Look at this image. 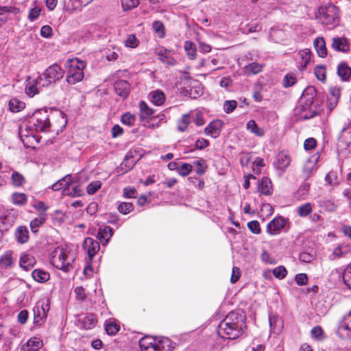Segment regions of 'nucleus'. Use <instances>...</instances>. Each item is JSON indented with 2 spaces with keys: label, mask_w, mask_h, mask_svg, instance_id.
Listing matches in <instances>:
<instances>
[{
  "label": "nucleus",
  "mask_w": 351,
  "mask_h": 351,
  "mask_svg": "<svg viewBox=\"0 0 351 351\" xmlns=\"http://www.w3.org/2000/svg\"><path fill=\"white\" fill-rule=\"evenodd\" d=\"M141 351H172L173 343L167 337L154 338L146 336L139 341Z\"/></svg>",
  "instance_id": "nucleus-6"
},
{
  "label": "nucleus",
  "mask_w": 351,
  "mask_h": 351,
  "mask_svg": "<svg viewBox=\"0 0 351 351\" xmlns=\"http://www.w3.org/2000/svg\"><path fill=\"white\" fill-rule=\"evenodd\" d=\"M74 261L73 254L66 247L59 246L51 254V264L66 273L71 270Z\"/></svg>",
  "instance_id": "nucleus-3"
},
{
  "label": "nucleus",
  "mask_w": 351,
  "mask_h": 351,
  "mask_svg": "<svg viewBox=\"0 0 351 351\" xmlns=\"http://www.w3.org/2000/svg\"><path fill=\"white\" fill-rule=\"evenodd\" d=\"M134 154H136V152H129L125 155L124 160L117 168V173L120 174L125 173L134 167L137 160L134 158Z\"/></svg>",
  "instance_id": "nucleus-14"
},
{
  "label": "nucleus",
  "mask_w": 351,
  "mask_h": 351,
  "mask_svg": "<svg viewBox=\"0 0 351 351\" xmlns=\"http://www.w3.org/2000/svg\"><path fill=\"white\" fill-rule=\"evenodd\" d=\"M291 160V157L287 152H280L276 156L275 166L278 169L285 171L289 166Z\"/></svg>",
  "instance_id": "nucleus-20"
},
{
  "label": "nucleus",
  "mask_w": 351,
  "mask_h": 351,
  "mask_svg": "<svg viewBox=\"0 0 351 351\" xmlns=\"http://www.w3.org/2000/svg\"><path fill=\"white\" fill-rule=\"evenodd\" d=\"M82 326L86 330L93 328L97 324V319L95 315L92 314L86 315L80 319Z\"/></svg>",
  "instance_id": "nucleus-38"
},
{
  "label": "nucleus",
  "mask_w": 351,
  "mask_h": 351,
  "mask_svg": "<svg viewBox=\"0 0 351 351\" xmlns=\"http://www.w3.org/2000/svg\"><path fill=\"white\" fill-rule=\"evenodd\" d=\"M149 101L155 106H162L166 99V96L164 92L161 90L157 89L153 90L149 94Z\"/></svg>",
  "instance_id": "nucleus-26"
},
{
  "label": "nucleus",
  "mask_w": 351,
  "mask_h": 351,
  "mask_svg": "<svg viewBox=\"0 0 351 351\" xmlns=\"http://www.w3.org/2000/svg\"><path fill=\"white\" fill-rule=\"evenodd\" d=\"M339 143L351 152V126L344 128L339 135Z\"/></svg>",
  "instance_id": "nucleus-19"
},
{
  "label": "nucleus",
  "mask_w": 351,
  "mask_h": 351,
  "mask_svg": "<svg viewBox=\"0 0 351 351\" xmlns=\"http://www.w3.org/2000/svg\"><path fill=\"white\" fill-rule=\"evenodd\" d=\"M287 219L279 216L274 218L267 226V232L270 235H276L285 226Z\"/></svg>",
  "instance_id": "nucleus-13"
},
{
  "label": "nucleus",
  "mask_w": 351,
  "mask_h": 351,
  "mask_svg": "<svg viewBox=\"0 0 351 351\" xmlns=\"http://www.w3.org/2000/svg\"><path fill=\"white\" fill-rule=\"evenodd\" d=\"M319 156L313 155L306 160L303 167V174L305 179L310 178L313 172L316 169Z\"/></svg>",
  "instance_id": "nucleus-17"
},
{
  "label": "nucleus",
  "mask_w": 351,
  "mask_h": 351,
  "mask_svg": "<svg viewBox=\"0 0 351 351\" xmlns=\"http://www.w3.org/2000/svg\"><path fill=\"white\" fill-rule=\"evenodd\" d=\"M315 96V88L313 87H308L303 92L300 97L295 110L296 113H300L303 119H308L316 115L317 112L312 108Z\"/></svg>",
  "instance_id": "nucleus-5"
},
{
  "label": "nucleus",
  "mask_w": 351,
  "mask_h": 351,
  "mask_svg": "<svg viewBox=\"0 0 351 351\" xmlns=\"http://www.w3.org/2000/svg\"><path fill=\"white\" fill-rule=\"evenodd\" d=\"M258 191L261 194L269 195L272 191V184L269 178L263 177L258 186Z\"/></svg>",
  "instance_id": "nucleus-31"
},
{
  "label": "nucleus",
  "mask_w": 351,
  "mask_h": 351,
  "mask_svg": "<svg viewBox=\"0 0 351 351\" xmlns=\"http://www.w3.org/2000/svg\"><path fill=\"white\" fill-rule=\"evenodd\" d=\"M16 240L19 243H25L29 240V230L26 226H19L14 233Z\"/></svg>",
  "instance_id": "nucleus-30"
},
{
  "label": "nucleus",
  "mask_w": 351,
  "mask_h": 351,
  "mask_svg": "<svg viewBox=\"0 0 351 351\" xmlns=\"http://www.w3.org/2000/svg\"><path fill=\"white\" fill-rule=\"evenodd\" d=\"M311 51L308 49L300 50L296 55L295 59L300 71L305 69L311 61Z\"/></svg>",
  "instance_id": "nucleus-15"
},
{
  "label": "nucleus",
  "mask_w": 351,
  "mask_h": 351,
  "mask_svg": "<svg viewBox=\"0 0 351 351\" xmlns=\"http://www.w3.org/2000/svg\"><path fill=\"white\" fill-rule=\"evenodd\" d=\"M269 323L271 331L276 334L280 332L282 328V323L278 317L270 315L269 316Z\"/></svg>",
  "instance_id": "nucleus-36"
},
{
  "label": "nucleus",
  "mask_w": 351,
  "mask_h": 351,
  "mask_svg": "<svg viewBox=\"0 0 351 351\" xmlns=\"http://www.w3.org/2000/svg\"><path fill=\"white\" fill-rule=\"evenodd\" d=\"M316 19L329 29H334L340 23L339 8L333 4L322 5L318 9Z\"/></svg>",
  "instance_id": "nucleus-4"
},
{
  "label": "nucleus",
  "mask_w": 351,
  "mask_h": 351,
  "mask_svg": "<svg viewBox=\"0 0 351 351\" xmlns=\"http://www.w3.org/2000/svg\"><path fill=\"white\" fill-rule=\"evenodd\" d=\"M12 202L17 206H23L27 203V197L23 193H14L11 196Z\"/></svg>",
  "instance_id": "nucleus-45"
},
{
  "label": "nucleus",
  "mask_w": 351,
  "mask_h": 351,
  "mask_svg": "<svg viewBox=\"0 0 351 351\" xmlns=\"http://www.w3.org/2000/svg\"><path fill=\"white\" fill-rule=\"evenodd\" d=\"M184 48L188 58L190 60H194L197 56V48L195 45L191 41L186 40L184 42Z\"/></svg>",
  "instance_id": "nucleus-40"
},
{
  "label": "nucleus",
  "mask_w": 351,
  "mask_h": 351,
  "mask_svg": "<svg viewBox=\"0 0 351 351\" xmlns=\"http://www.w3.org/2000/svg\"><path fill=\"white\" fill-rule=\"evenodd\" d=\"M133 204L129 202H122L118 207L119 211L123 214L127 215L133 210Z\"/></svg>",
  "instance_id": "nucleus-64"
},
{
  "label": "nucleus",
  "mask_w": 351,
  "mask_h": 351,
  "mask_svg": "<svg viewBox=\"0 0 351 351\" xmlns=\"http://www.w3.org/2000/svg\"><path fill=\"white\" fill-rule=\"evenodd\" d=\"M13 260L10 252H5L0 257V265L3 267H9L12 265Z\"/></svg>",
  "instance_id": "nucleus-50"
},
{
  "label": "nucleus",
  "mask_w": 351,
  "mask_h": 351,
  "mask_svg": "<svg viewBox=\"0 0 351 351\" xmlns=\"http://www.w3.org/2000/svg\"><path fill=\"white\" fill-rule=\"evenodd\" d=\"M312 210H313L312 205L311 203H308V202L298 206L296 208L297 214L300 217H307L309 214H311L312 213Z\"/></svg>",
  "instance_id": "nucleus-44"
},
{
  "label": "nucleus",
  "mask_w": 351,
  "mask_h": 351,
  "mask_svg": "<svg viewBox=\"0 0 351 351\" xmlns=\"http://www.w3.org/2000/svg\"><path fill=\"white\" fill-rule=\"evenodd\" d=\"M341 95V89L337 86H331L329 88V95L328 98L335 101H339Z\"/></svg>",
  "instance_id": "nucleus-63"
},
{
  "label": "nucleus",
  "mask_w": 351,
  "mask_h": 351,
  "mask_svg": "<svg viewBox=\"0 0 351 351\" xmlns=\"http://www.w3.org/2000/svg\"><path fill=\"white\" fill-rule=\"evenodd\" d=\"M139 44V41L134 34H130L125 40V46L130 48H136Z\"/></svg>",
  "instance_id": "nucleus-58"
},
{
  "label": "nucleus",
  "mask_w": 351,
  "mask_h": 351,
  "mask_svg": "<svg viewBox=\"0 0 351 351\" xmlns=\"http://www.w3.org/2000/svg\"><path fill=\"white\" fill-rule=\"evenodd\" d=\"M114 88L116 93L122 98L125 99L128 96L130 86L127 81L123 80L116 81Z\"/></svg>",
  "instance_id": "nucleus-21"
},
{
  "label": "nucleus",
  "mask_w": 351,
  "mask_h": 351,
  "mask_svg": "<svg viewBox=\"0 0 351 351\" xmlns=\"http://www.w3.org/2000/svg\"><path fill=\"white\" fill-rule=\"evenodd\" d=\"M64 75V70L58 64H53L39 75L41 77V85L47 87L61 80Z\"/></svg>",
  "instance_id": "nucleus-8"
},
{
  "label": "nucleus",
  "mask_w": 351,
  "mask_h": 351,
  "mask_svg": "<svg viewBox=\"0 0 351 351\" xmlns=\"http://www.w3.org/2000/svg\"><path fill=\"white\" fill-rule=\"evenodd\" d=\"M152 29L160 38H163L165 36V27L163 23L160 21H154L152 23Z\"/></svg>",
  "instance_id": "nucleus-46"
},
{
  "label": "nucleus",
  "mask_w": 351,
  "mask_h": 351,
  "mask_svg": "<svg viewBox=\"0 0 351 351\" xmlns=\"http://www.w3.org/2000/svg\"><path fill=\"white\" fill-rule=\"evenodd\" d=\"M174 52L172 50H169L165 48L160 49L158 51L159 59L163 62L169 65H175L176 60L173 57Z\"/></svg>",
  "instance_id": "nucleus-23"
},
{
  "label": "nucleus",
  "mask_w": 351,
  "mask_h": 351,
  "mask_svg": "<svg viewBox=\"0 0 351 351\" xmlns=\"http://www.w3.org/2000/svg\"><path fill=\"white\" fill-rule=\"evenodd\" d=\"M121 4L124 10H129L137 7L139 0H121Z\"/></svg>",
  "instance_id": "nucleus-61"
},
{
  "label": "nucleus",
  "mask_w": 351,
  "mask_h": 351,
  "mask_svg": "<svg viewBox=\"0 0 351 351\" xmlns=\"http://www.w3.org/2000/svg\"><path fill=\"white\" fill-rule=\"evenodd\" d=\"M332 47L335 51L346 52L349 49L348 43L346 38L336 37L332 38Z\"/></svg>",
  "instance_id": "nucleus-29"
},
{
  "label": "nucleus",
  "mask_w": 351,
  "mask_h": 351,
  "mask_svg": "<svg viewBox=\"0 0 351 351\" xmlns=\"http://www.w3.org/2000/svg\"><path fill=\"white\" fill-rule=\"evenodd\" d=\"M313 45L319 57L324 58L327 56V49L324 38H316L313 42Z\"/></svg>",
  "instance_id": "nucleus-32"
},
{
  "label": "nucleus",
  "mask_w": 351,
  "mask_h": 351,
  "mask_svg": "<svg viewBox=\"0 0 351 351\" xmlns=\"http://www.w3.org/2000/svg\"><path fill=\"white\" fill-rule=\"evenodd\" d=\"M63 195L71 197H80L82 195V191L77 185L73 184V181L71 184L64 189L62 191Z\"/></svg>",
  "instance_id": "nucleus-35"
},
{
  "label": "nucleus",
  "mask_w": 351,
  "mask_h": 351,
  "mask_svg": "<svg viewBox=\"0 0 351 351\" xmlns=\"http://www.w3.org/2000/svg\"><path fill=\"white\" fill-rule=\"evenodd\" d=\"M274 276L278 279H283L287 274V271L284 266H279L272 270Z\"/></svg>",
  "instance_id": "nucleus-60"
},
{
  "label": "nucleus",
  "mask_w": 351,
  "mask_h": 351,
  "mask_svg": "<svg viewBox=\"0 0 351 351\" xmlns=\"http://www.w3.org/2000/svg\"><path fill=\"white\" fill-rule=\"evenodd\" d=\"M101 186V182L99 180H96L90 182L86 189V191L89 195L95 193Z\"/></svg>",
  "instance_id": "nucleus-59"
},
{
  "label": "nucleus",
  "mask_w": 351,
  "mask_h": 351,
  "mask_svg": "<svg viewBox=\"0 0 351 351\" xmlns=\"http://www.w3.org/2000/svg\"><path fill=\"white\" fill-rule=\"evenodd\" d=\"M50 121L47 109L38 110L32 114L25 125V129L20 128L21 136H34L36 132H47L50 130Z\"/></svg>",
  "instance_id": "nucleus-1"
},
{
  "label": "nucleus",
  "mask_w": 351,
  "mask_h": 351,
  "mask_svg": "<svg viewBox=\"0 0 351 351\" xmlns=\"http://www.w3.org/2000/svg\"><path fill=\"white\" fill-rule=\"evenodd\" d=\"M181 93L185 96H189L192 99H196L200 97L203 93V88L199 82L190 79L188 81L187 86L184 87Z\"/></svg>",
  "instance_id": "nucleus-10"
},
{
  "label": "nucleus",
  "mask_w": 351,
  "mask_h": 351,
  "mask_svg": "<svg viewBox=\"0 0 351 351\" xmlns=\"http://www.w3.org/2000/svg\"><path fill=\"white\" fill-rule=\"evenodd\" d=\"M43 346V341L38 337L30 338L25 344L23 345L21 351H38Z\"/></svg>",
  "instance_id": "nucleus-22"
},
{
  "label": "nucleus",
  "mask_w": 351,
  "mask_h": 351,
  "mask_svg": "<svg viewBox=\"0 0 351 351\" xmlns=\"http://www.w3.org/2000/svg\"><path fill=\"white\" fill-rule=\"evenodd\" d=\"M17 216V212L14 209L6 210L0 217V230H7L14 223Z\"/></svg>",
  "instance_id": "nucleus-12"
},
{
  "label": "nucleus",
  "mask_w": 351,
  "mask_h": 351,
  "mask_svg": "<svg viewBox=\"0 0 351 351\" xmlns=\"http://www.w3.org/2000/svg\"><path fill=\"white\" fill-rule=\"evenodd\" d=\"M296 82V77L293 73L287 74L282 80V85L285 88L291 87Z\"/></svg>",
  "instance_id": "nucleus-53"
},
{
  "label": "nucleus",
  "mask_w": 351,
  "mask_h": 351,
  "mask_svg": "<svg viewBox=\"0 0 351 351\" xmlns=\"http://www.w3.org/2000/svg\"><path fill=\"white\" fill-rule=\"evenodd\" d=\"M36 263L35 258L28 253H23L20 256L19 265L25 271L32 269Z\"/></svg>",
  "instance_id": "nucleus-25"
},
{
  "label": "nucleus",
  "mask_w": 351,
  "mask_h": 351,
  "mask_svg": "<svg viewBox=\"0 0 351 351\" xmlns=\"http://www.w3.org/2000/svg\"><path fill=\"white\" fill-rule=\"evenodd\" d=\"M49 310V299H42L38 301L34 307V322L37 326H41L46 320Z\"/></svg>",
  "instance_id": "nucleus-9"
},
{
  "label": "nucleus",
  "mask_w": 351,
  "mask_h": 351,
  "mask_svg": "<svg viewBox=\"0 0 351 351\" xmlns=\"http://www.w3.org/2000/svg\"><path fill=\"white\" fill-rule=\"evenodd\" d=\"M86 62L77 58L71 59L67 62L66 82L70 84H75L81 82L84 78V69Z\"/></svg>",
  "instance_id": "nucleus-7"
},
{
  "label": "nucleus",
  "mask_w": 351,
  "mask_h": 351,
  "mask_svg": "<svg viewBox=\"0 0 351 351\" xmlns=\"http://www.w3.org/2000/svg\"><path fill=\"white\" fill-rule=\"evenodd\" d=\"M25 107V104L21 100L13 98L9 101V109L12 112H19L23 110Z\"/></svg>",
  "instance_id": "nucleus-42"
},
{
  "label": "nucleus",
  "mask_w": 351,
  "mask_h": 351,
  "mask_svg": "<svg viewBox=\"0 0 351 351\" xmlns=\"http://www.w3.org/2000/svg\"><path fill=\"white\" fill-rule=\"evenodd\" d=\"M112 236V229L108 226H100L97 232V238L101 243L106 245Z\"/></svg>",
  "instance_id": "nucleus-27"
},
{
  "label": "nucleus",
  "mask_w": 351,
  "mask_h": 351,
  "mask_svg": "<svg viewBox=\"0 0 351 351\" xmlns=\"http://www.w3.org/2000/svg\"><path fill=\"white\" fill-rule=\"evenodd\" d=\"M247 130L257 136H263L265 134L264 130L258 126L254 120H250L247 123Z\"/></svg>",
  "instance_id": "nucleus-43"
},
{
  "label": "nucleus",
  "mask_w": 351,
  "mask_h": 351,
  "mask_svg": "<svg viewBox=\"0 0 351 351\" xmlns=\"http://www.w3.org/2000/svg\"><path fill=\"white\" fill-rule=\"evenodd\" d=\"M40 12L41 8L38 5H35L34 8H31L27 17L29 21L31 22L36 21L40 15Z\"/></svg>",
  "instance_id": "nucleus-54"
},
{
  "label": "nucleus",
  "mask_w": 351,
  "mask_h": 351,
  "mask_svg": "<svg viewBox=\"0 0 351 351\" xmlns=\"http://www.w3.org/2000/svg\"><path fill=\"white\" fill-rule=\"evenodd\" d=\"M12 182L14 186H20L24 183L25 178L23 175L19 172L14 171L12 174Z\"/></svg>",
  "instance_id": "nucleus-57"
},
{
  "label": "nucleus",
  "mask_w": 351,
  "mask_h": 351,
  "mask_svg": "<svg viewBox=\"0 0 351 351\" xmlns=\"http://www.w3.org/2000/svg\"><path fill=\"white\" fill-rule=\"evenodd\" d=\"M222 121L219 119L211 121L204 129V133L212 138H217L221 133Z\"/></svg>",
  "instance_id": "nucleus-18"
},
{
  "label": "nucleus",
  "mask_w": 351,
  "mask_h": 351,
  "mask_svg": "<svg viewBox=\"0 0 351 351\" xmlns=\"http://www.w3.org/2000/svg\"><path fill=\"white\" fill-rule=\"evenodd\" d=\"M45 214L42 215L39 218H35L30 221V228L32 232L36 233L38 228L43 224L45 221Z\"/></svg>",
  "instance_id": "nucleus-48"
},
{
  "label": "nucleus",
  "mask_w": 351,
  "mask_h": 351,
  "mask_svg": "<svg viewBox=\"0 0 351 351\" xmlns=\"http://www.w3.org/2000/svg\"><path fill=\"white\" fill-rule=\"evenodd\" d=\"M139 109H140V117L141 119H149L152 117L154 114V110L149 108L147 104L144 101H141L139 103Z\"/></svg>",
  "instance_id": "nucleus-39"
},
{
  "label": "nucleus",
  "mask_w": 351,
  "mask_h": 351,
  "mask_svg": "<svg viewBox=\"0 0 351 351\" xmlns=\"http://www.w3.org/2000/svg\"><path fill=\"white\" fill-rule=\"evenodd\" d=\"M262 68L263 67H262L261 64H260L258 63H256V62H252V63L247 64L245 66V72L247 74L255 75V74H257L259 72H261L262 70Z\"/></svg>",
  "instance_id": "nucleus-51"
},
{
  "label": "nucleus",
  "mask_w": 351,
  "mask_h": 351,
  "mask_svg": "<svg viewBox=\"0 0 351 351\" xmlns=\"http://www.w3.org/2000/svg\"><path fill=\"white\" fill-rule=\"evenodd\" d=\"M345 285L351 289V263L346 267L343 276Z\"/></svg>",
  "instance_id": "nucleus-56"
},
{
  "label": "nucleus",
  "mask_w": 351,
  "mask_h": 351,
  "mask_svg": "<svg viewBox=\"0 0 351 351\" xmlns=\"http://www.w3.org/2000/svg\"><path fill=\"white\" fill-rule=\"evenodd\" d=\"M72 182V177L71 175H66L64 178L60 179L56 182L51 186V189L54 191H60V189L64 190L68 184H71Z\"/></svg>",
  "instance_id": "nucleus-34"
},
{
  "label": "nucleus",
  "mask_w": 351,
  "mask_h": 351,
  "mask_svg": "<svg viewBox=\"0 0 351 351\" xmlns=\"http://www.w3.org/2000/svg\"><path fill=\"white\" fill-rule=\"evenodd\" d=\"M41 77L38 76L35 79L28 77L26 80L25 93L30 97H34L40 92L41 88L46 87L45 85H41Z\"/></svg>",
  "instance_id": "nucleus-11"
},
{
  "label": "nucleus",
  "mask_w": 351,
  "mask_h": 351,
  "mask_svg": "<svg viewBox=\"0 0 351 351\" xmlns=\"http://www.w3.org/2000/svg\"><path fill=\"white\" fill-rule=\"evenodd\" d=\"M237 106V102L235 100H227L223 103V110L227 114L231 113Z\"/></svg>",
  "instance_id": "nucleus-62"
},
{
  "label": "nucleus",
  "mask_w": 351,
  "mask_h": 351,
  "mask_svg": "<svg viewBox=\"0 0 351 351\" xmlns=\"http://www.w3.org/2000/svg\"><path fill=\"white\" fill-rule=\"evenodd\" d=\"M340 328L347 331V335L351 337V311L344 317L341 323Z\"/></svg>",
  "instance_id": "nucleus-49"
},
{
  "label": "nucleus",
  "mask_w": 351,
  "mask_h": 351,
  "mask_svg": "<svg viewBox=\"0 0 351 351\" xmlns=\"http://www.w3.org/2000/svg\"><path fill=\"white\" fill-rule=\"evenodd\" d=\"M136 121V117L134 114H132L130 112L124 113L121 118V121L123 124L132 126Z\"/></svg>",
  "instance_id": "nucleus-52"
},
{
  "label": "nucleus",
  "mask_w": 351,
  "mask_h": 351,
  "mask_svg": "<svg viewBox=\"0 0 351 351\" xmlns=\"http://www.w3.org/2000/svg\"><path fill=\"white\" fill-rule=\"evenodd\" d=\"M337 74L343 81L351 80V68L344 62L338 64Z\"/></svg>",
  "instance_id": "nucleus-28"
},
{
  "label": "nucleus",
  "mask_w": 351,
  "mask_h": 351,
  "mask_svg": "<svg viewBox=\"0 0 351 351\" xmlns=\"http://www.w3.org/2000/svg\"><path fill=\"white\" fill-rule=\"evenodd\" d=\"M32 278L38 282H45L50 278V274L40 269H34L32 273Z\"/></svg>",
  "instance_id": "nucleus-37"
},
{
  "label": "nucleus",
  "mask_w": 351,
  "mask_h": 351,
  "mask_svg": "<svg viewBox=\"0 0 351 351\" xmlns=\"http://www.w3.org/2000/svg\"><path fill=\"white\" fill-rule=\"evenodd\" d=\"M193 166L195 167V172L199 175L204 174L207 169L206 161L203 158L195 160L193 162Z\"/></svg>",
  "instance_id": "nucleus-47"
},
{
  "label": "nucleus",
  "mask_w": 351,
  "mask_h": 351,
  "mask_svg": "<svg viewBox=\"0 0 351 351\" xmlns=\"http://www.w3.org/2000/svg\"><path fill=\"white\" fill-rule=\"evenodd\" d=\"M105 329L108 335H114L119 330V326L115 320L110 319L106 322Z\"/></svg>",
  "instance_id": "nucleus-41"
},
{
  "label": "nucleus",
  "mask_w": 351,
  "mask_h": 351,
  "mask_svg": "<svg viewBox=\"0 0 351 351\" xmlns=\"http://www.w3.org/2000/svg\"><path fill=\"white\" fill-rule=\"evenodd\" d=\"M314 73L319 81L326 80V68L322 65H318L315 68Z\"/></svg>",
  "instance_id": "nucleus-55"
},
{
  "label": "nucleus",
  "mask_w": 351,
  "mask_h": 351,
  "mask_svg": "<svg viewBox=\"0 0 351 351\" xmlns=\"http://www.w3.org/2000/svg\"><path fill=\"white\" fill-rule=\"evenodd\" d=\"M243 319L241 315L230 312L218 326V334L223 339H235L243 332Z\"/></svg>",
  "instance_id": "nucleus-2"
},
{
  "label": "nucleus",
  "mask_w": 351,
  "mask_h": 351,
  "mask_svg": "<svg viewBox=\"0 0 351 351\" xmlns=\"http://www.w3.org/2000/svg\"><path fill=\"white\" fill-rule=\"evenodd\" d=\"M83 247L86 251L90 261L99 250V243L90 237L85 239L83 243Z\"/></svg>",
  "instance_id": "nucleus-16"
},
{
  "label": "nucleus",
  "mask_w": 351,
  "mask_h": 351,
  "mask_svg": "<svg viewBox=\"0 0 351 351\" xmlns=\"http://www.w3.org/2000/svg\"><path fill=\"white\" fill-rule=\"evenodd\" d=\"M192 112L191 113H186L183 114L180 119L178 121L177 123V129L180 132H184L186 131L188 126L191 123V116Z\"/></svg>",
  "instance_id": "nucleus-33"
},
{
  "label": "nucleus",
  "mask_w": 351,
  "mask_h": 351,
  "mask_svg": "<svg viewBox=\"0 0 351 351\" xmlns=\"http://www.w3.org/2000/svg\"><path fill=\"white\" fill-rule=\"evenodd\" d=\"M92 0H63L64 8L68 11L80 10Z\"/></svg>",
  "instance_id": "nucleus-24"
}]
</instances>
